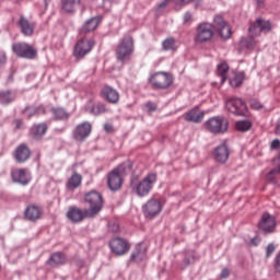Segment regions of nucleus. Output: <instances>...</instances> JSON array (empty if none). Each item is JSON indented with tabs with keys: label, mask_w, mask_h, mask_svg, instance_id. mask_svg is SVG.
I'll list each match as a JSON object with an SVG mask.
<instances>
[{
	"label": "nucleus",
	"mask_w": 280,
	"mask_h": 280,
	"mask_svg": "<svg viewBox=\"0 0 280 280\" xmlns=\"http://www.w3.org/2000/svg\"><path fill=\"white\" fill-rule=\"evenodd\" d=\"M49 127H47V124L42 122L38 125H34L31 128V135L33 137V139H36L38 141V139H43V137H45V135L47 133Z\"/></svg>",
	"instance_id": "nucleus-27"
},
{
	"label": "nucleus",
	"mask_w": 280,
	"mask_h": 280,
	"mask_svg": "<svg viewBox=\"0 0 280 280\" xmlns=\"http://www.w3.org/2000/svg\"><path fill=\"white\" fill-rule=\"evenodd\" d=\"M16 130H21L23 128V120L16 119L14 120Z\"/></svg>",
	"instance_id": "nucleus-50"
},
{
	"label": "nucleus",
	"mask_w": 280,
	"mask_h": 280,
	"mask_svg": "<svg viewBox=\"0 0 280 280\" xmlns=\"http://www.w3.org/2000/svg\"><path fill=\"white\" fill-rule=\"evenodd\" d=\"M225 106L229 110V113H232L233 115H242L243 113H246V103L242 98H230Z\"/></svg>",
	"instance_id": "nucleus-18"
},
{
	"label": "nucleus",
	"mask_w": 280,
	"mask_h": 280,
	"mask_svg": "<svg viewBox=\"0 0 280 280\" xmlns=\"http://www.w3.org/2000/svg\"><path fill=\"white\" fill-rule=\"evenodd\" d=\"M100 23H102L101 16H95V18L88 20L80 28L79 36L86 37L88 34L95 32L97 30V27H100Z\"/></svg>",
	"instance_id": "nucleus-19"
},
{
	"label": "nucleus",
	"mask_w": 280,
	"mask_h": 280,
	"mask_svg": "<svg viewBox=\"0 0 280 280\" xmlns=\"http://www.w3.org/2000/svg\"><path fill=\"white\" fill-rule=\"evenodd\" d=\"M231 275V271L228 268H224L221 271L220 279H229V276Z\"/></svg>",
	"instance_id": "nucleus-47"
},
{
	"label": "nucleus",
	"mask_w": 280,
	"mask_h": 280,
	"mask_svg": "<svg viewBox=\"0 0 280 280\" xmlns=\"http://www.w3.org/2000/svg\"><path fill=\"white\" fill-rule=\"evenodd\" d=\"M249 33L253 34V36H259L262 34H268V32H272V23L268 20H264L261 18H258L250 26H249Z\"/></svg>",
	"instance_id": "nucleus-12"
},
{
	"label": "nucleus",
	"mask_w": 280,
	"mask_h": 280,
	"mask_svg": "<svg viewBox=\"0 0 280 280\" xmlns=\"http://www.w3.org/2000/svg\"><path fill=\"white\" fill-rule=\"evenodd\" d=\"M276 135H280V122L276 127Z\"/></svg>",
	"instance_id": "nucleus-56"
},
{
	"label": "nucleus",
	"mask_w": 280,
	"mask_h": 280,
	"mask_svg": "<svg viewBox=\"0 0 280 280\" xmlns=\"http://www.w3.org/2000/svg\"><path fill=\"white\" fill-rule=\"evenodd\" d=\"M275 250H277V246H275V244L270 243L269 245H267L266 257H270V255H272Z\"/></svg>",
	"instance_id": "nucleus-44"
},
{
	"label": "nucleus",
	"mask_w": 280,
	"mask_h": 280,
	"mask_svg": "<svg viewBox=\"0 0 280 280\" xmlns=\"http://www.w3.org/2000/svg\"><path fill=\"white\" fill-rule=\"evenodd\" d=\"M48 264L52 268H56L57 266H65V264H67V256L63 253L56 252L50 255Z\"/></svg>",
	"instance_id": "nucleus-25"
},
{
	"label": "nucleus",
	"mask_w": 280,
	"mask_h": 280,
	"mask_svg": "<svg viewBox=\"0 0 280 280\" xmlns=\"http://www.w3.org/2000/svg\"><path fill=\"white\" fill-rule=\"evenodd\" d=\"M149 82L153 86V89H158L160 91H165L174 84V77L170 72L158 71L149 77Z\"/></svg>",
	"instance_id": "nucleus-4"
},
{
	"label": "nucleus",
	"mask_w": 280,
	"mask_h": 280,
	"mask_svg": "<svg viewBox=\"0 0 280 280\" xmlns=\"http://www.w3.org/2000/svg\"><path fill=\"white\" fill-rule=\"evenodd\" d=\"M214 25H215L217 30H219L220 27L226 25V22L224 21V18L217 15L214 18Z\"/></svg>",
	"instance_id": "nucleus-41"
},
{
	"label": "nucleus",
	"mask_w": 280,
	"mask_h": 280,
	"mask_svg": "<svg viewBox=\"0 0 280 280\" xmlns=\"http://www.w3.org/2000/svg\"><path fill=\"white\" fill-rule=\"evenodd\" d=\"M275 270L280 275V252L277 254L275 259Z\"/></svg>",
	"instance_id": "nucleus-45"
},
{
	"label": "nucleus",
	"mask_w": 280,
	"mask_h": 280,
	"mask_svg": "<svg viewBox=\"0 0 280 280\" xmlns=\"http://www.w3.org/2000/svg\"><path fill=\"white\" fill-rule=\"evenodd\" d=\"M235 128L238 130V132H247V130L253 128V122L249 120H240L235 124Z\"/></svg>",
	"instance_id": "nucleus-35"
},
{
	"label": "nucleus",
	"mask_w": 280,
	"mask_h": 280,
	"mask_svg": "<svg viewBox=\"0 0 280 280\" xmlns=\"http://www.w3.org/2000/svg\"><path fill=\"white\" fill-rule=\"evenodd\" d=\"M84 202L89 205L90 209L88 210L89 218H95L100 215L102 209H104V197L96 190H91L90 192L85 194Z\"/></svg>",
	"instance_id": "nucleus-3"
},
{
	"label": "nucleus",
	"mask_w": 280,
	"mask_h": 280,
	"mask_svg": "<svg viewBox=\"0 0 280 280\" xmlns=\"http://www.w3.org/2000/svg\"><path fill=\"white\" fill-rule=\"evenodd\" d=\"M147 108H148L151 113H154V110H156V104H154V103H148V104H147Z\"/></svg>",
	"instance_id": "nucleus-49"
},
{
	"label": "nucleus",
	"mask_w": 280,
	"mask_h": 280,
	"mask_svg": "<svg viewBox=\"0 0 280 280\" xmlns=\"http://www.w3.org/2000/svg\"><path fill=\"white\" fill-rule=\"evenodd\" d=\"M144 259H145V250L141 252V245H138L136 253L131 255V261H136L137 264H139Z\"/></svg>",
	"instance_id": "nucleus-37"
},
{
	"label": "nucleus",
	"mask_w": 280,
	"mask_h": 280,
	"mask_svg": "<svg viewBox=\"0 0 280 280\" xmlns=\"http://www.w3.org/2000/svg\"><path fill=\"white\" fill-rule=\"evenodd\" d=\"M104 130H105L106 132H113V125L106 124V125L104 126Z\"/></svg>",
	"instance_id": "nucleus-51"
},
{
	"label": "nucleus",
	"mask_w": 280,
	"mask_h": 280,
	"mask_svg": "<svg viewBox=\"0 0 280 280\" xmlns=\"http://www.w3.org/2000/svg\"><path fill=\"white\" fill-rule=\"evenodd\" d=\"M93 132V125L89 121H83L74 128L72 137L75 141H84L88 137H91Z\"/></svg>",
	"instance_id": "nucleus-14"
},
{
	"label": "nucleus",
	"mask_w": 280,
	"mask_h": 280,
	"mask_svg": "<svg viewBox=\"0 0 280 280\" xmlns=\"http://www.w3.org/2000/svg\"><path fill=\"white\" fill-rule=\"evenodd\" d=\"M50 113L57 121H67L69 119V114L67 113V109L62 107H52L50 109Z\"/></svg>",
	"instance_id": "nucleus-30"
},
{
	"label": "nucleus",
	"mask_w": 280,
	"mask_h": 280,
	"mask_svg": "<svg viewBox=\"0 0 280 280\" xmlns=\"http://www.w3.org/2000/svg\"><path fill=\"white\" fill-rule=\"evenodd\" d=\"M90 113L91 115H94V117H100V115L108 113V108L106 107V104L98 102L91 105Z\"/></svg>",
	"instance_id": "nucleus-31"
},
{
	"label": "nucleus",
	"mask_w": 280,
	"mask_h": 280,
	"mask_svg": "<svg viewBox=\"0 0 280 280\" xmlns=\"http://www.w3.org/2000/svg\"><path fill=\"white\" fill-rule=\"evenodd\" d=\"M230 154L226 143H222L213 150V158L217 163H226Z\"/></svg>",
	"instance_id": "nucleus-23"
},
{
	"label": "nucleus",
	"mask_w": 280,
	"mask_h": 280,
	"mask_svg": "<svg viewBox=\"0 0 280 280\" xmlns=\"http://www.w3.org/2000/svg\"><path fill=\"white\" fill-rule=\"evenodd\" d=\"M203 128L211 135H223L229 130V120L222 117H212L203 124Z\"/></svg>",
	"instance_id": "nucleus-7"
},
{
	"label": "nucleus",
	"mask_w": 280,
	"mask_h": 280,
	"mask_svg": "<svg viewBox=\"0 0 280 280\" xmlns=\"http://www.w3.org/2000/svg\"><path fill=\"white\" fill-rule=\"evenodd\" d=\"M185 120L192 124H200L202 119H205V112L200 110V108L195 107L187 112L185 115Z\"/></svg>",
	"instance_id": "nucleus-24"
},
{
	"label": "nucleus",
	"mask_w": 280,
	"mask_h": 280,
	"mask_svg": "<svg viewBox=\"0 0 280 280\" xmlns=\"http://www.w3.org/2000/svg\"><path fill=\"white\" fill-rule=\"evenodd\" d=\"M13 156L16 163H25L26 161H30V158L32 156V151L30 150V147H27V144L22 143L15 149Z\"/></svg>",
	"instance_id": "nucleus-21"
},
{
	"label": "nucleus",
	"mask_w": 280,
	"mask_h": 280,
	"mask_svg": "<svg viewBox=\"0 0 280 280\" xmlns=\"http://www.w3.org/2000/svg\"><path fill=\"white\" fill-rule=\"evenodd\" d=\"M156 173H150L142 180L137 182V178L131 179V189L136 191L137 196L143 198L152 191L154 183H156Z\"/></svg>",
	"instance_id": "nucleus-2"
},
{
	"label": "nucleus",
	"mask_w": 280,
	"mask_h": 280,
	"mask_svg": "<svg viewBox=\"0 0 280 280\" xmlns=\"http://www.w3.org/2000/svg\"><path fill=\"white\" fill-rule=\"evenodd\" d=\"M14 94L10 90L0 92V102L4 105L12 104L14 102Z\"/></svg>",
	"instance_id": "nucleus-34"
},
{
	"label": "nucleus",
	"mask_w": 280,
	"mask_h": 280,
	"mask_svg": "<svg viewBox=\"0 0 280 280\" xmlns=\"http://www.w3.org/2000/svg\"><path fill=\"white\" fill-rule=\"evenodd\" d=\"M82 185V175L79 173H73L72 176L69 177L66 187L69 191H75L78 187Z\"/></svg>",
	"instance_id": "nucleus-28"
},
{
	"label": "nucleus",
	"mask_w": 280,
	"mask_h": 280,
	"mask_svg": "<svg viewBox=\"0 0 280 280\" xmlns=\"http://www.w3.org/2000/svg\"><path fill=\"white\" fill-rule=\"evenodd\" d=\"M264 2H265V0H256L258 8H264Z\"/></svg>",
	"instance_id": "nucleus-54"
},
{
	"label": "nucleus",
	"mask_w": 280,
	"mask_h": 280,
	"mask_svg": "<svg viewBox=\"0 0 280 280\" xmlns=\"http://www.w3.org/2000/svg\"><path fill=\"white\" fill-rule=\"evenodd\" d=\"M244 72L235 73L234 78L230 80L231 86H234L235 89H237V86H242V84L244 83Z\"/></svg>",
	"instance_id": "nucleus-36"
},
{
	"label": "nucleus",
	"mask_w": 280,
	"mask_h": 280,
	"mask_svg": "<svg viewBox=\"0 0 280 280\" xmlns=\"http://www.w3.org/2000/svg\"><path fill=\"white\" fill-rule=\"evenodd\" d=\"M241 49H257L259 47V39L255 35L243 37L240 42Z\"/></svg>",
	"instance_id": "nucleus-26"
},
{
	"label": "nucleus",
	"mask_w": 280,
	"mask_h": 280,
	"mask_svg": "<svg viewBox=\"0 0 280 280\" xmlns=\"http://www.w3.org/2000/svg\"><path fill=\"white\" fill-rule=\"evenodd\" d=\"M67 218L70 220V222H73V224H80V222H84V220L89 218V210H82L75 206H72L68 209Z\"/></svg>",
	"instance_id": "nucleus-15"
},
{
	"label": "nucleus",
	"mask_w": 280,
	"mask_h": 280,
	"mask_svg": "<svg viewBox=\"0 0 280 280\" xmlns=\"http://www.w3.org/2000/svg\"><path fill=\"white\" fill-rule=\"evenodd\" d=\"M249 104L254 110H261L264 108V105L257 100H250Z\"/></svg>",
	"instance_id": "nucleus-42"
},
{
	"label": "nucleus",
	"mask_w": 280,
	"mask_h": 280,
	"mask_svg": "<svg viewBox=\"0 0 280 280\" xmlns=\"http://www.w3.org/2000/svg\"><path fill=\"white\" fill-rule=\"evenodd\" d=\"M18 27H20L21 34L26 37H32L34 36V31L36 30V22L30 21L24 15H21L20 19L18 20Z\"/></svg>",
	"instance_id": "nucleus-17"
},
{
	"label": "nucleus",
	"mask_w": 280,
	"mask_h": 280,
	"mask_svg": "<svg viewBox=\"0 0 280 280\" xmlns=\"http://www.w3.org/2000/svg\"><path fill=\"white\" fill-rule=\"evenodd\" d=\"M191 1L194 0H175V2L178 3L179 5L183 3H191Z\"/></svg>",
	"instance_id": "nucleus-52"
},
{
	"label": "nucleus",
	"mask_w": 280,
	"mask_h": 280,
	"mask_svg": "<svg viewBox=\"0 0 280 280\" xmlns=\"http://www.w3.org/2000/svg\"><path fill=\"white\" fill-rule=\"evenodd\" d=\"M23 115L27 119H32V117L36 116V106H27L26 108L23 109Z\"/></svg>",
	"instance_id": "nucleus-39"
},
{
	"label": "nucleus",
	"mask_w": 280,
	"mask_h": 280,
	"mask_svg": "<svg viewBox=\"0 0 280 280\" xmlns=\"http://www.w3.org/2000/svg\"><path fill=\"white\" fill-rule=\"evenodd\" d=\"M164 51H176L178 46H176V39L174 37H168L162 43Z\"/></svg>",
	"instance_id": "nucleus-33"
},
{
	"label": "nucleus",
	"mask_w": 280,
	"mask_h": 280,
	"mask_svg": "<svg viewBox=\"0 0 280 280\" xmlns=\"http://www.w3.org/2000/svg\"><path fill=\"white\" fill-rule=\"evenodd\" d=\"M82 0H61V10L68 14L75 12Z\"/></svg>",
	"instance_id": "nucleus-29"
},
{
	"label": "nucleus",
	"mask_w": 280,
	"mask_h": 280,
	"mask_svg": "<svg viewBox=\"0 0 280 280\" xmlns=\"http://www.w3.org/2000/svg\"><path fill=\"white\" fill-rule=\"evenodd\" d=\"M277 174H280V164L267 174V180H275Z\"/></svg>",
	"instance_id": "nucleus-40"
},
{
	"label": "nucleus",
	"mask_w": 280,
	"mask_h": 280,
	"mask_svg": "<svg viewBox=\"0 0 280 280\" xmlns=\"http://www.w3.org/2000/svg\"><path fill=\"white\" fill-rule=\"evenodd\" d=\"M217 73L221 78V84H224L226 82L228 73H229V63L222 62L217 68Z\"/></svg>",
	"instance_id": "nucleus-32"
},
{
	"label": "nucleus",
	"mask_w": 280,
	"mask_h": 280,
	"mask_svg": "<svg viewBox=\"0 0 280 280\" xmlns=\"http://www.w3.org/2000/svg\"><path fill=\"white\" fill-rule=\"evenodd\" d=\"M12 51L19 58H25L26 60H34L38 56V49L25 42L13 44Z\"/></svg>",
	"instance_id": "nucleus-8"
},
{
	"label": "nucleus",
	"mask_w": 280,
	"mask_h": 280,
	"mask_svg": "<svg viewBox=\"0 0 280 280\" xmlns=\"http://www.w3.org/2000/svg\"><path fill=\"white\" fill-rule=\"evenodd\" d=\"M125 170L126 164H121L117 168H114L107 175V185L112 191H119V189H121V185H124V179H121V175L124 174Z\"/></svg>",
	"instance_id": "nucleus-10"
},
{
	"label": "nucleus",
	"mask_w": 280,
	"mask_h": 280,
	"mask_svg": "<svg viewBox=\"0 0 280 280\" xmlns=\"http://www.w3.org/2000/svg\"><path fill=\"white\" fill-rule=\"evenodd\" d=\"M279 148H280V141H279V139L273 140V141L271 142V149H272V150H279Z\"/></svg>",
	"instance_id": "nucleus-48"
},
{
	"label": "nucleus",
	"mask_w": 280,
	"mask_h": 280,
	"mask_svg": "<svg viewBox=\"0 0 280 280\" xmlns=\"http://www.w3.org/2000/svg\"><path fill=\"white\" fill-rule=\"evenodd\" d=\"M221 38H231V26L229 24H224L223 26L218 28Z\"/></svg>",
	"instance_id": "nucleus-38"
},
{
	"label": "nucleus",
	"mask_w": 280,
	"mask_h": 280,
	"mask_svg": "<svg viewBox=\"0 0 280 280\" xmlns=\"http://www.w3.org/2000/svg\"><path fill=\"white\" fill-rule=\"evenodd\" d=\"M163 207H165V200L163 198L152 197L142 207L144 218L147 220H154L156 215H161Z\"/></svg>",
	"instance_id": "nucleus-5"
},
{
	"label": "nucleus",
	"mask_w": 280,
	"mask_h": 280,
	"mask_svg": "<svg viewBox=\"0 0 280 280\" xmlns=\"http://www.w3.org/2000/svg\"><path fill=\"white\" fill-rule=\"evenodd\" d=\"M275 229H277V219L268 212L262 213L258 222V231L268 235L270 233H275Z\"/></svg>",
	"instance_id": "nucleus-11"
},
{
	"label": "nucleus",
	"mask_w": 280,
	"mask_h": 280,
	"mask_svg": "<svg viewBox=\"0 0 280 280\" xmlns=\"http://www.w3.org/2000/svg\"><path fill=\"white\" fill-rule=\"evenodd\" d=\"M35 115H45L46 110H45V106L39 105V106H35Z\"/></svg>",
	"instance_id": "nucleus-46"
},
{
	"label": "nucleus",
	"mask_w": 280,
	"mask_h": 280,
	"mask_svg": "<svg viewBox=\"0 0 280 280\" xmlns=\"http://www.w3.org/2000/svg\"><path fill=\"white\" fill-rule=\"evenodd\" d=\"M194 22V15L190 12H186L184 14V24L185 25H190V23Z\"/></svg>",
	"instance_id": "nucleus-43"
},
{
	"label": "nucleus",
	"mask_w": 280,
	"mask_h": 280,
	"mask_svg": "<svg viewBox=\"0 0 280 280\" xmlns=\"http://www.w3.org/2000/svg\"><path fill=\"white\" fill-rule=\"evenodd\" d=\"M115 54L118 62H121L122 65L129 62L132 58V54H135V39L132 36L125 35L117 44Z\"/></svg>",
	"instance_id": "nucleus-1"
},
{
	"label": "nucleus",
	"mask_w": 280,
	"mask_h": 280,
	"mask_svg": "<svg viewBox=\"0 0 280 280\" xmlns=\"http://www.w3.org/2000/svg\"><path fill=\"white\" fill-rule=\"evenodd\" d=\"M3 62H5V54L0 52V65H3Z\"/></svg>",
	"instance_id": "nucleus-53"
},
{
	"label": "nucleus",
	"mask_w": 280,
	"mask_h": 280,
	"mask_svg": "<svg viewBox=\"0 0 280 280\" xmlns=\"http://www.w3.org/2000/svg\"><path fill=\"white\" fill-rule=\"evenodd\" d=\"M81 40L77 42L74 46V57L78 58V60H82L88 54H91L93 50V47H95V39L93 37H84L80 36Z\"/></svg>",
	"instance_id": "nucleus-9"
},
{
	"label": "nucleus",
	"mask_w": 280,
	"mask_h": 280,
	"mask_svg": "<svg viewBox=\"0 0 280 280\" xmlns=\"http://www.w3.org/2000/svg\"><path fill=\"white\" fill-rule=\"evenodd\" d=\"M43 215V209L36 205H28L24 211V218L30 222H37Z\"/></svg>",
	"instance_id": "nucleus-22"
},
{
	"label": "nucleus",
	"mask_w": 280,
	"mask_h": 280,
	"mask_svg": "<svg viewBox=\"0 0 280 280\" xmlns=\"http://www.w3.org/2000/svg\"><path fill=\"white\" fill-rule=\"evenodd\" d=\"M101 97L108 104H119L120 100L119 91L108 84L102 86Z\"/></svg>",
	"instance_id": "nucleus-16"
},
{
	"label": "nucleus",
	"mask_w": 280,
	"mask_h": 280,
	"mask_svg": "<svg viewBox=\"0 0 280 280\" xmlns=\"http://www.w3.org/2000/svg\"><path fill=\"white\" fill-rule=\"evenodd\" d=\"M11 176L13 183H19L20 185H27L32 180L27 168H13L11 171Z\"/></svg>",
	"instance_id": "nucleus-20"
},
{
	"label": "nucleus",
	"mask_w": 280,
	"mask_h": 280,
	"mask_svg": "<svg viewBox=\"0 0 280 280\" xmlns=\"http://www.w3.org/2000/svg\"><path fill=\"white\" fill-rule=\"evenodd\" d=\"M215 34V27L211 23H200L197 26L196 34L194 37L195 43L202 45L205 43H210Z\"/></svg>",
	"instance_id": "nucleus-6"
},
{
	"label": "nucleus",
	"mask_w": 280,
	"mask_h": 280,
	"mask_svg": "<svg viewBox=\"0 0 280 280\" xmlns=\"http://www.w3.org/2000/svg\"><path fill=\"white\" fill-rule=\"evenodd\" d=\"M109 248L114 255H117L118 257H121L122 255H126L128 250H130V243L121 237H116L109 241Z\"/></svg>",
	"instance_id": "nucleus-13"
},
{
	"label": "nucleus",
	"mask_w": 280,
	"mask_h": 280,
	"mask_svg": "<svg viewBox=\"0 0 280 280\" xmlns=\"http://www.w3.org/2000/svg\"><path fill=\"white\" fill-rule=\"evenodd\" d=\"M250 244L252 246H257L259 244V241H257V238H252Z\"/></svg>",
	"instance_id": "nucleus-55"
}]
</instances>
